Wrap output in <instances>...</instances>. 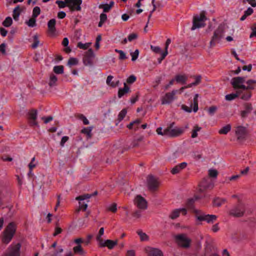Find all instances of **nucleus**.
<instances>
[{
  "label": "nucleus",
  "instance_id": "8",
  "mask_svg": "<svg viewBox=\"0 0 256 256\" xmlns=\"http://www.w3.org/2000/svg\"><path fill=\"white\" fill-rule=\"evenodd\" d=\"M146 180L148 188L151 191H155L160 186V183L158 179L152 175L148 176Z\"/></svg>",
  "mask_w": 256,
  "mask_h": 256
},
{
  "label": "nucleus",
  "instance_id": "59",
  "mask_svg": "<svg viewBox=\"0 0 256 256\" xmlns=\"http://www.w3.org/2000/svg\"><path fill=\"white\" fill-rule=\"evenodd\" d=\"M144 139L143 136H140L138 137V138H136L132 142V146H136L138 144V142L142 141Z\"/></svg>",
  "mask_w": 256,
  "mask_h": 256
},
{
  "label": "nucleus",
  "instance_id": "26",
  "mask_svg": "<svg viewBox=\"0 0 256 256\" xmlns=\"http://www.w3.org/2000/svg\"><path fill=\"white\" fill-rule=\"evenodd\" d=\"M114 76L110 75L108 76L107 77L106 80V84L112 88H116L119 85L120 81L119 80H116V81H112V80L113 79Z\"/></svg>",
  "mask_w": 256,
  "mask_h": 256
},
{
  "label": "nucleus",
  "instance_id": "64",
  "mask_svg": "<svg viewBox=\"0 0 256 256\" xmlns=\"http://www.w3.org/2000/svg\"><path fill=\"white\" fill-rule=\"evenodd\" d=\"M136 77L134 75L130 76L126 80L128 84H132L136 80Z\"/></svg>",
  "mask_w": 256,
  "mask_h": 256
},
{
  "label": "nucleus",
  "instance_id": "9",
  "mask_svg": "<svg viewBox=\"0 0 256 256\" xmlns=\"http://www.w3.org/2000/svg\"><path fill=\"white\" fill-rule=\"evenodd\" d=\"M196 218L198 221H206L208 224H212L216 220L217 216L214 214H206L204 213L197 214Z\"/></svg>",
  "mask_w": 256,
  "mask_h": 256
},
{
  "label": "nucleus",
  "instance_id": "36",
  "mask_svg": "<svg viewBox=\"0 0 256 256\" xmlns=\"http://www.w3.org/2000/svg\"><path fill=\"white\" fill-rule=\"evenodd\" d=\"M20 15V6H16L13 10L12 16L14 19L16 21L18 20Z\"/></svg>",
  "mask_w": 256,
  "mask_h": 256
},
{
  "label": "nucleus",
  "instance_id": "45",
  "mask_svg": "<svg viewBox=\"0 0 256 256\" xmlns=\"http://www.w3.org/2000/svg\"><path fill=\"white\" fill-rule=\"evenodd\" d=\"M12 23V18L10 17H6L4 20L2 22V25L6 27L10 26Z\"/></svg>",
  "mask_w": 256,
  "mask_h": 256
},
{
  "label": "nucleus",
  "instance_id": "7",
  "mask_svg": "<svg viewBox=\"0 0 256 256\" xmlns=\"http://www.w3.org/2000/svg\"><path fill=\"white\" fill-rule=\"evenodd\" d=\"M91 195L88 194L80 196L76 198V200H79V208L76 210L78 212L80 210L85 211L88 207L87 203L89 202L88 199L90 198Z\"/></svg>",
  "mask_w": 256,
  "mask_h": 256
},
{
  "label": "nucleus",
  "instance_id": "35",
  "mask_svg": "<svg viewBox=\"0 0 256 256\" xmlns=\"http://www.w3.org/2000/svg\"><path fill=\"white\" fill-rule=\"evenodd\" d=\"M140 236L141 241H147L148 240V236L141 230H138L136 232Z\"/></svg>",
  "mask_w": 256,
  "mask_h": 256
},
{
  "label": "nucleus",
  "instance_id": "11",
  "mask_svg": "<svg viewBox=\"0 0 256 256\" xmlns=\"http://www.w3.org/2000/svg\"><path fill=\"white\" fill-rule=\"evenodd\" d=\"M67 4V6L70 11H80V5L82 4V0H64Z\"/></svg>",
  "mask_w": 256,
  "mask_h": 256
},
{
  "label": "nucleus",
  "instance_id": "37",
  "mask_svg": "<svg viewBox=\"0 0 256 256\" xmlns=\"http://www.w3.org/2000/svg\"><path fill=\"white\" fill-rule=\"evenodd\" d=\"M226 202V200L224 198H217L214 199L213 201L214 205L216 206H220L224 204Z\"/></svg>",
  "mask_w": 256,
  "mask_h": 256
},
{
  "label": "nucleus",
  "instance_id": "25",
  "mask_svg": "<svg viewBox=\"0 0 256 256\" xmlns=\"http://www.w3.org/2000/svg\"><path fill=\"white\" fill-rule=\"evenodd\" d=\"M252 107L250 104L246 103L244 104V110L241 112L242 118L246 117L252 110Z\"/></svg>",
  "mask_w": 256,
  "mask_h": 256
},
{
  "label": "nucleus",
  "instance_id": "60",
  "mask_svg": "<svg viewBox=\"0 0 256 256\" xmlns=\"http://www.w3.org/2000/svg\"><path fill=\"white\" fill-rule=\"evenodd\" d=\"M56 3L58 4V7L60 8H64L66 6H67L66 2L64 0V1L56 0Z\"/></svg>",
  "mask_w": 256,
  "mask_h": 256
},
{
  "label": "nucleus",
  "instance_id": "20",
  "mask_svg": "<svg viewBox=\"0 0 256 256\" xmlns=\"http://www.w3.org/2000/svg\"><path fill=\"white\" fill-rule=\"evenodd\" d=\"M180 212L185 216L187 213L186 210L185 208L175 209L172 212L169 217L172 220H174L179 216Z\"/></svg>",
  "mask_w": 256,
  "mask_h": 256
},
{
  "label": "nucleus",
  "instance_id": "2",
  "mask_svg": "<svg viewBox=\"0 0 256 256\" xmlns=\"http://www.w3.org/2000/svg\"><path fill=\"white\" fill-rule=\"evenodd\" d=\"M16 225L14 222H10L6 228L4 232L2 242L8 244L12 240L16 232Z\"/></svg>",
  "mask_w": 256,
  "mask_h": 256
},
{
  "label": "nucleus",
  "instance_id": "19",
  "mask_svg": "<svg viewBox=\"0 0 256 256\" xmlns=\"http://www.w3.org/2000/svg\"><path fill=\"white\" fill-rule=\"evenodd\" d=\"M209 178H204L200 185V190L202 192H204V190L207 188H212L214 187V184L209 182Z\"/></svg>",
  "mask_w": 256,
  "mask_h": 256
},
{
  "label": "nucleus",
  "instance_id": "16",
  "mask_svg": "<svg viewBox=\"0 0 256 256\" xmlns=\"http://www.w3.org/2000/svg\"><path fill=\"white\" fill-rule=\"evenodd\" d=\"M238 94L241 99L245 100H249L252 96L250 90L246 86L244 88L238 90Z\"/></svg>",
  "mask_w": 256,
  "mask_h": 256
},
{
  "label": "nucleus",
  "instance_id": "14",
  "mask_svg": "<svg viewBox=\"0 0 256 256\" xmlns=\"http://www.w3.org/2000/svg\"><path fill=\"white\" fill-rule=\"evenodd\" d=\"M177 92V90H173L170 92L166 93L162 98V104H166L171 103L176 98L175 95Z\"/></svg>",
  "mask_w": 256,
  "mask_h": 256
},
{
  "label": "nucleus",
  "instance_id": "50",
  "mask_svg": "<svg viewBox=\"0 0 256 256\" xmlns=\"http://www.w3.org/2000/svg\"><path fill=\"white\" fill-rule=\"evenodd\" d=\"M104 234V228L102 227L100 229L98 234V235L96 237V240L98 242V243H100V242H101L102 240V236Z\"/></svg>",
  "mask_w": 256,
  "mask_h": 256
},
{
  "label": "nucleus",
  "instance_id": "27",
  "mask_svg": "<svg viewBox=\"0 0 256 256\" xmlns=\"http://www.w3.org/2000/svg\"><path fill=\"white\" fill-rule=\"evenodd\" d=\"M162 0H152V3L154 8L150 12V14L148 16V22H147L148 24V23L150 19L152 16V12L156 10V8L157 7H160L162 6Z\"/></svg>",
  "mask_w": 256,
  "mask_h": 256
},
{
  "label": "nucleus",
  "instance_id": "23",
  "mask_svg": "<svg viewBox=\"0 0 256 256\" xmlns=\"http://www.w3.org/2000/svg\"><path fill=\"white\" fill-rule=\"evenodd\" d=\"M187 166V163L186 162H182L173 168L171 170V172L173 174L179 173L182 170L184 169Z\"/></svg>",
  "mask_w": 256,
  "mask_h": 256
},
{
  "label": "nucleus",
  "instance_id": "31",
  "mask_svg": "<svg viewBox=\"0 0 256 256\" xmlns=\"http://www.w3.org/2000/svg\"><path fill=\"white\" fill-rule=\"evenodd\" d=\"M58 81L57 77L54 74H51L50 76V81L48 84L50 86H53L56 85Z\"/></svg>",
  "mask_w": 256,
  "mask_h": 256
},
{
  "label": "nucleus",
  "instance_id": "61",
  "mask_svg": "<svg viewBox=\"0 0 256 256\" xmlns=\"http://www.w3.org/2000/svg\"><path fill=\"white\" fill-rule=\"evenodd\" d=\"M138 38V34L136 33H132L129 34L128 36V40L129 42H132Z\"/></svg>",
  "mask_w": 256,
  "mask_h": 256
},
{
  "label": "nucleus",
  "instance_id": "12",
  "mask_svg": "<svg viewBox=\"0 0 256 256\" xmlns=\"http://www.w3.org/2000/svg\"><path fill=\"white\" fill-rule=\"evenodd\" d=\"M245 82L244 77H235L232 78L231 84L234 88L240 90L245 88L246 86L244 84Z\"/></svg>",
  "mask_w": 256,
  "mask_h": 256
},
{
  "label": "nucleus",
  "instance_id": "40",
  "mask_svg": "<svg viewBox=\"0 0 256 256\" xmlns=\"http://www.w3.org/2000/svg\"><path fill=\"white\" fill-rule=\"evenodd\" d=\"M238 96V90L236 92V93H232L228 94H227L225 96V99L226 100L230 101L234 99H235Z\"/></svg>",
  "mask_w": 256,
  "mask_h": 256
},
{
  "label": "nucleus",
  "instance_id": "1",
  "mask_svg": "<svg viewBox=\"0 0 256 256\" xmlns=\"http://www.w3.org/2000/svg\"><path fill=\"white\" fill-rule=\"evenodd\" d=\"M206 19L204 11L202 12L199 16H194L191 30H194L196 28L204 27L206 26L205 22Z\"/></svg>",
  "mask_w": 256,
  "mask_h": 256
},
{
  "label": "nucleus",
  "instance_id": "13",
  "mask_svg": "<svg viewBox=\"0 0 256 256\" xmlns=\"http://www.w3.org/2000/svg\"><path fill=\"white\" fill-rule=\"evenodd\" d=\"M94 58V52L92 48H90L85 52L82 61L85 66H91L93 63V59Z\"/></svg>",
  "mask_w": 256,
  "mask_h": 256
},
{
  "label": "nucleus",
  "instance_id": "32",
  "mask_svg": "<svg viewBox=\"0 0 256 256\" xmlns=\"http://www.w3.org/2000/svg\"><path fill=\"white\" fill-rule=\"evenodd\" d=\"M245 82L247 84V86H246V87L247 88L251 90L254 89L256 84V80H249Z\"/></svg>",
  "mask_w": 256,
  "mask_h": 256
},
{
  "label": "nucleus",
  "instance_id": "39",
  "mask_svg": "<svg viewBox=\"0 0 256 256\" xmlns=\"http://www.w3.org/2000/svg\"><path fill=\"white\" fill-rule=\"evenodd\" d=\"M92 128L90 127L84 128L81 130V132L86 134L88 138H89L92 137Z\"/></svg>",
  "mask_w": 256,
  "mask_h": 256
},
{
  "label": "nucleus",
  "instance_id": "52",
  "mask_svg": "<svg viewBox=\"0 0 256 256\" xmlns=\"http://www.w3.org/2000/svg\"><path fill=\"white\" fill-rule=\"evenodd\" d=\"M106 209L108 211H110L112 212H116L117 210L116 204V203H113L108 206L106 208Z\"/></svg>",
  "mask_w": 256,
  "mask_h": 256
},
{
  "label": "nucleus",
  "instance_id": "33",
  "mask_svg": "<svg viewBox=\"0 0 256 256\" xmlns=\"http://www.w3.org/2000/svg\"><path fill=\"white\" fill-rule=\"evenodd\" d=\"M231 130V126L230 124H227L225 126H224L222 127V128H220L218 132L220 134H227Z\"/></svg>",
  "mask_w": 256,
  "mask_h": 256
},
{
  "label": "nucleus",
  "instance_id": "21",
  "mask_svg": "<svg viewBox=\"0 0 256 256\" xmlns=\"http://www.w3.org/2000/svg\"><path fill=\"white\" fill-rule=\"evenodd\" d=\"M28 119L30 124L32 126H38L36 122L37 118V111L35 110H32L28 113Z\"/></svg>",
  "mask_w": 256,
  "mask_h": 256
},
{
  "label": "nucleus",
  "instance_id": "47",
  "mask_svg": "<svg viewBox=\"0 0 256 256\" xmlns=\"http://www.w3.org/2000/svg\"><path fill=\"white\" fill-rule=\"evenodd\" d=\"M34 38V43L32 45V48H36L39 45L40 41L38 40V34H35L33 36Z\"/></svg>",
  "mask_w": 256,
  "mask_h": 256
},
{
  "label": "nucleus",
  "instance_id": "10",
  "mask_svg": "<svg viewBox=\"0 0 256 256\" xmlns=\"http://www.w3.org/2000/svg\"><path fill=\"white\" fill-rule=\"evenodd\" d=\"M21 245L20 243L11 244L8 249L5 256H20V248Z\"/></svg>",
  "mask_w": 256,
  "mask_h": 256
},
{
  "label": "nucleus",
  "instance_id": "28",
  "mask_svg": "<svg viewBox=\"0 0 256 256\" xmlns=\"http://www.w3.org/2000/svg\"><path fill=\"white\" fill-rule=\"evenodd\" d=\"M130 92V88L127 86L126 83H124V87L120 88L118 91V97L121 98L122 96Z\"/></svg>",
  "mask_w": 256,
  "mask_h": 256
},
{
  "label": "nucleus",
  "instance_id": "49",
  "mask_svg": "<svg viewBox=\"0 0 256 256\" xmlns=\"http://www.w3.org/2000/svg\"><path fill=\"white\" fill-rule=\"evenodd\" d=\"M127 113V110L126 108L122 109L119 113L118 115V120L119 122L122 121L124 118L126 116Z\"/></svg>",
  "mask_w": 256,
  "mask_h": 256
},
{
  "label": "nucleus",
  "instance_id": "53",
  "mask_svg": "<svg viewBox=\"0 0 256 256\" xmlns=\"http://www.w3.org/2000/svg\"><path fill=\"white\" fill-rule=\"evenodd\" d=\"M78 64V60L77 58H70L68 62V65L70 66H75Z\"/></svg>",
  "mask_w": 256,
  "mask_h": 256
},
{
  "label": "nucleus",
  "instance_id": "38",
  "mask_svg": "<svg viewBox=\"0 0 256 256\" xmlns=\"http://www.w3.org/2000/svg\"><path fill=\"white\" fill-rule=\"evenodd\" d=\"M202 129L201 127H200L198 125H195L192 132L191 137L192 138H196L198 136V132L200 131Z\"/></svg>",
  "mask_w": 256,
  "mask_h": 256
},
{
  "label": "nucleus",
  "instance_id": "43",
  "mask_svg": "<svg viewBox=\"0 0 256 256\" xmlns=\"http://www.w3.org/2000/svg\"><path fill=\"white\" fill-rule=\"evenodd\" d=\"M26 24L30 28H33L36 26V18L32 16L28 21L26 22Z\"/></svg>",
  "mask_w": 256,
  "mask_h": 256
},
{
  "label": "nucleus",
  "instance_id": "4",
  "mask_svg": "<svg viewBox=\"0 0 256 256\" xmlns=\"http://www.w3.org/2000/svg\"><path fill=\"white\" fill-rule=\"evenodd\" d=\"M245 210L244 204L239 202L229 210L228 214L230 216L234 217H241L244 216Z\"/></svg>",
  "mask_w": 256,
  "mask_h": 256
},
{
  "label": "nucleus",
  "instance_id": "3",
  "mask_svg": "<svg viewBox=\"0 0 256 256\" xmlns=\"http://www.w3.org/2000/svg\"><path fill=\"white\" fill-rule=\"evenodd\" d=\"M224 30L222 26H219L214 31L212 40L210 42V47L212 48L216 46V43L220 42V40L224 37Z\"/></svg>",
  "mask_w": 256,
  "mask_h": 256
},
{
  "label": "nucleus",
  "instance_id": "24",
  "mask_svg": "<svg viewBox=\"0 0 256 256\" xmlns=\"http://www.w3.org/2000/svg\"><path fill=\"white\" fill-rule=\"evenodd\" d=\"M56 20L54 18L50 20L48 23V30L50 34H53L55 33Z\"/></svg>",
  "mask_w": 256,
  "mask_h": 256
},
{
  "label": "nucleus",
  "instance_id": "22",
  "mask_svg": "<svg viewBox=\"0 0 256 256\" xmlns=\"http://www.w3.org/2000/svg\"><path fill=\"white\" fill-rule=\"evenodd\" d=\"M236 134L238 139H242L246 134V130L244 126H238L236 130Z\"/></svg>",
  "mask_w": 256,
  "mask_h": 256
},
{
  "label": "nucleus",
  "instance_id": "46",
  "mask_svg": "<svg viewBox=\"0 0 256 256\" xmlns=\"http://www.w3.org/2000/svg\"><path fill=\"white\" fill-rule=\"evenodd\" d=\"M98 8L103 9L104 13L108 12L112 8L108 4H100L98 6Z\"/></svg>",
  "mask_w": 256,
  "mask_h": 256
},
{
  "label": "nucleus",
  "instance_id": "55",
  "mask_svg": "<svg viewBox=\"0 0 256 256\" xmlns=\"http://www.w3.org/2000/svg\"><path fill=\"white\" fill-rule=\"evenodd\" d=\"M77 118H78V119H80V120H82L83 123H84V124L86 125V124H89V121H88V120L84 116L83 114H78V116H77Z\"/></svg>",
  "mask_w": 256,
  "mask_h": 256
},
{
  "label": "nucleus",
  "instance_id": "18",
  "mask_svg": "<svg viewBox=\"0 0 256 256\" xmlns=\"http://www.w3.org/2000/svg\"><path fill=\"white\" fill-rule=\"evenodd\" d=\"M118 244V241L117 240H107L105 241H103V240L98 243V245L100 247L102 248L106 246L109 249L112 250V249L114 246H116Z\"/></svg>",
  "mask_w": 256,
  "mask_h": 256
},
{
  "label": "nucleus",
  "instance_id": "34",
  "mask_svg": "<svg viewBox=\"0 0 256 256\" xmlns=\"http://www.w3.org/2000/svg\"><path fill=\"white\" fill-rule=\"evenodd\" d=\"M100 20L98 24V26L102 27L107 20L106 14L104 12L102 13L100 16Z\"/></svg>",
  "mask_w": 256,
  "mask_h": 256
},
{
  "label": "nucleus",
  "instance_id": "5",
  "mask_svg": "<svg viewBox=\"0 0 256 256\" xmlns=\"http://www.w3.org/2000/svg\"><path fill=\"white\" fill-rule=\"evenodd\" d=\"M174 123H172L170 126L165 128V134L169 137H177L182 134L184 129L182 128L176 127L172 128Z\"/></svg>",
  "mask_w": 256,
  "mask_h": 256
},
{
  "label": "nucleus",
  "instance_id": "48",
  "mask_svg": "<svg viewBox=\"0 0 256 256\" xmlns=\"http://www.w3.org/2000/svg\"><path fill=\"white\" fill-rule=\"evenodd\" d=\"M90 44L91 43L90 42L82 44V42H79L77 46L80 49L86 50L90 47Z\"/></svg>",
  "mask_w": 256,
  "mask_h": 256
},
{
  "label": "nucleus",
  "instance_id": "44",
  "mask_svg": "<svg viewBox=\"0 0 256 256\" xmlns=\"http://www.w3.org/2000/svg\"><path fill=\"white\" fill-rule=\"evenodd\" d=\"M53 70L56 74H62L64 73V66H54Z\"/></svg>",
  "mask_w": 256,
  "mask_h": 256
},
{
  "label": "nucleus",
  "instance_id": "54",
  "mask_svg": "<svg viewBox=\"0 0 256 256\" xmlns=\"http://www.w3.org/2000/svg\"><path fill=\"white\" fill-rule=\"evenodd\" d=\"M115 52H118L120 54L119 56V59L120 60H124L127 58L126 54L122 50H118V49H116Z\"/></svg>",
  "mask_w": 256,
  "mask_h": 256
},
{
  "label": "nucleus",
  "instance_id": "58",
  "mask_svg": "<svg viewBox=\"0 0 256 256\" xmlns=\"http://www.w3.org/2000/svg\"><path fill=\"white\" fill-rule=\"evenodd\" d=\"M194 198H190L188 200L186 203V206L188 208H192L194 206Z\"/></svg>",
  "mask_w": 256,
  "mask_h": 256
},
{
  "label": "nucleus",
  "instance_id": "15",
  "mask_svg": "<svg viewBox=\"0 0 256 256\" xmlns=\"http://www.w3.org/2000/svg\"><path fill=\"white\" fill-rule=\"evenodd\" d=\"M134 204L140 209L145 210L147 208L146 200L140 195H138L135 198Z\"/></svg>",
  "mask_w": 256,
  "mask_h": 256
},
{
  "label": "nucleus",
  "instance_id": "63",
  "mask_svg": "<svg viewBox=\"0 0 256 256\" xmlns=\"http://www.w3.org/2000/svg\"><path fill=\"white\" fill-rule=\"evenodd\" d=\"M216 110H217V107L216 106H210L208 109V112L210 115L212 116V115H213L215 113V112H216Z\"/></svg>",
  "mask_w": 256,
  "mask_h": 256
},
{
  "label": "nucleus",
  "instance_id": "17",
  "mask_svg": "<svg viewBox=\"0 0 256 256\" xmlns=\"http://www.w3.org/2000/svg\"><path fill=\"white\" fill-rule=\"evenodd\" d=\"M145 252L148 256H164L162 252L160 250L150 246L146 247Z\"/></svg>",
  "mask_w": 256,
  "mask_h": 256
},
{
  "label": "nucleus",
  "instance_id": "6",
  "mask_svg": "<svg viewBox=\"0 0 256 256\" xmlns=\"http://www.w3.org/2000/svg\"><path fill=\"white\" fill-rule=\"evenodd\" d=\"M176 242L182 248H187L190 246L191 240L188 238L186 234H180L174 236Z\"/></svg>",
  "mask_w": 256,
  "mask_h": 256
},
{
  "label": "nucleus",
  "instance_id": "29",
  "mask_svg": "<svg viewBox=\"0 0 256 256\" xmlns=\"http://www.w3.org/2000/svg\"><path fill=\"white\" fill-rule=\"evenodd\" d=\"M188 80V76L185 74H178L175 76V80L178 83H182L184 84Z\"/></svg>",
  "mask_w": 256,
  "mask_h": 256
},
{
  "label": "nucleus",
  "instance_id": "42",
  "mask_svg": "<svg viewBox=\"0 0 256 256\" xmlns=\"http://www.w3.org/2000/svg\"><path fill=\"white\" fill-rule=\"evenodd\" d=\"M198 94H196L195 96H194V108H193V111L196 112L198 111Z\"/></svg>",
  "mask_w": 256,
  "mask_h": 256
},
{
  "label": "nucleus",
  "instance_id": "62",
  "mask_svg": "<svg viewBox=\"0 0 256 256\" xmlns=\"http://www.w3.org/2000/svg\"><path fill=\"white\" fill-rule=\"evenodd\" d=\"M151 50L156 54H159L161 52V48L158 46H150Z\"/></svg>",
  "mask_w": 256,
  "mask_h": 256
},
{
  "label": "nucleus",
  "instance_id": "41",
  "mask_svg": "<svg viewBox=\"0 0 256 256\" xmlns=\"http://www.w3.org/2000/svg\"><path fill=\"white\" fill-rule=\"evenodd\" d=\"M38 164V162L36 160L35 156L33 157L31 160V162L28 164V166L30 170V172H32V170Z\"/></svg>",
  "mask_w": 256,
  "mask_h": 256
},
{
  "label": "nucleus",
  "instance_id": "51",
  "mask_svg": "<svg viewBox=\"0 0 256 256\" xmlns=\"http://www.w3.org/2000/svg\"><path fill=\"white\" fill-rule=\"evenodd\" d=\"M40 13V9L38 6H35L32 10V16L36 18Z\"/></svg>",
  "mask_w": 256,
  "mask_h": 256
},
{
  "label": "nucleus",
  "instance_id": "57",
  "mask_svg": "<svg viewBox=\"0 0 256 256\" xmlns=\"http://www.w3.org/2000/svg\"><path fill=\"white\" fill-rule=\"evenodd\" d=\"M218 172L216 170L210 169L208 170V175L210 177L212 178H216L218 176Z\"/></svg>",
  "mask_w": 256,
  "mask_h": 256
},
{
  "label": "nucleus",
  "instance_id": "56",
  "mask_svg": "<svg viewBox=\"0 0 256 256\" xmlns=\"http://www.w3.org/2000/svg\"><path fill=\"white\" fill-rule=\"evenodd\" d=\"M138 54L139 50L138 49L136 50L134 52H131L132 60L133 62L135 61L138 58Z\"/></svg>",
  "mask_w": 256,
  "mask_h": 256
},
{
  "label": "nucleus",
  "instance_id": "30",
  "mask_svg": "<svg viewBox=\"0 0 256 256\" xmlns=\"http://www.w3.org/2000/svg\"><path fill=\"white\" fill-rule=\"evenodd\" d=\"M73 251L76 254H80L82 255H84L86 254L85 252L82 249V246L80 244L78 245L73 248Z\"/></svg>",
  "mask_w": 256,
  "mask_h": 256
}]
</instances>
